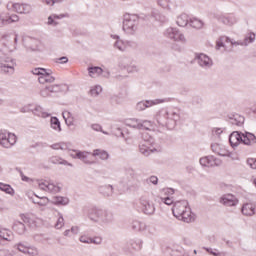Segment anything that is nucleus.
<instances>
[{"mask_svg":"<svg viewBox=\"0 0 256 256\" xmlns=\"http://www.w3.org/2000/svg\"><path fill=\"white\" fill-rule=\"evenodd\" d=\"M140 209L144 215H154L155 203L148 196H142L140 198Z\"/></svg>","mask_w":256,"mask_h":256,"instance_id":"6e6552de","label":"nucleus"},{"mask_svg":"<svg viewBox=\"0 0 256 256\" xmlns=\"http://www.w3.org/2000/svg\"><path fill=\"white\" fill-rule=\"evenodd\" d=\"M229 142L231 147H237L239 143H243L244 145H253V143H256V136L249 132L241 135V133L235 131L230 134Z\"/></svg>","mask_w":256,"mask_h":256,"instance_id":"7ed1b4c3","label":"nucleus"},{"mask_svg":"<svg viewBox=\"0 0 256 256\" xmlns=\"http://www.w3.org/2000/svg\"><path fill=\"white\" fill-rule=\"evenodd\" d=\"M103 243V238L96 236L90 239V244L101 245Z\"/></svg>","mask_w":256,"mask_h":256,"instance_id":"680f3d73","label":"nucleus"},{"mask_svg":"<svg viewBox=\"0 0 256 256\" xmlns=\"http://www.w3.org/2000/svg\"><path fill=\"white\" fill-rule=\"evenodd\" d=\"M162 203L165 205H173V198L166 196V197H161Z\"/></svg>","mask_w":256,"mask_h":256,"instance_id":"338daca9","label":"nucleus"},{"mask_svg":"<svg viewBox=\"0 0 256 256\" xmlns=\"http://www.w3.org/2000/svg\"><path fill=\"white\" fill-rule=\"evenodd\" d=\"M162 193L166 195V197H171V195H175V189L173 188H164L162 189Z\"/></svg>","mask_w":256,"mask_h":256,"instance_id":"e2e57ef3","label":"nucleus"},{"mask_svg":"<svg viewBox=\"0 0 256 256\" xmlns=\"http://www.w3.org/2000/svg\"><path fill=\"white\" fill-rule=\"evenodd\" d=\"M120 69H126L128 73H137L139 66L135 65L129 58H122L119 63Z\"/></svg>","mask_w":256,"mask_h":256,"instance_id":"dca6fc26","label":"nucleus"},{"mask_svg":"<svg viewBox=\"0 0 256 256\" xmlns=\"http://www.w3.org/2000/svg\"><path fill=\"white\" fill-rule=\"evenodd\" d=\"M196 61L202 69H211V67H213V60H211L206 54H197Z\"/></svg>","mask_w":256,"mask_h":256,"instance_id":"f3484780","label":"nucleus"},{"mask_svg":"<svg viewBox=\"0 0 256 256\" xmlns=\"http://www.w3.org/2000/svg\"><path fill=\"white\" fill-rule=\"evenodd\" d=\"M59 191H61V187H59L53 182H48V189H47L48 193H59Z\"/></svg>","mask_w":256,"mask_h":256,"instance_id":"8fccbe9b","label":"nucleus"},{"mask_svg":"<svg viewBox=\"0 0 256 256\" xmlns=\"http://www.w3.org/2000/svg\"><path fill=\"white\" fill-rule=\"evenodd\" d=\"M89 154L90 153L87 151H77L76 157L77 159H80V161H83V163H85L86 165H93V163L95 162L89 159Z\"/></svg>","mask_w":256,"mask_h":256,"instance_id":"5701e85b","label":"nucleus"},{"mask_svg":"<svg viewBox=\"0 0 256 256\" xmlns=\"http://www.w3.org/2000/svg\"><path fill=\"white\" fill-rule=\"evenodd\" d=\"M15 143H17V136H15V134L0 132V145H2V147L9 149V147H13Z\"/></svg>","mask_w":256,"mask_h":256,"instance_id":"9d476101","label":"nucleus"},{"mask_svg":"<svg viewBox=\"0 0 256 256\" xmlns=\"http://www.w3.org/2000/svg\"><path fill=\"white\" fill-rule=\"evenodd\" d=\"M31 200L35 205H39L40 207H45V205L49 203V198L47 197L39 198V196H35V198H31Z\"/></svg>","mask_w":256,"mask_h":256,"instance_id":"c9c22d12","label":"nucleus"},{"mask_svg":"<svg viewBox=\"0 0 256 256\" xmlns=\"http://www.w3.org/2000/svg\"><path fill=\"white\" fill-rule=\"evenodd\" d=\"M204 250L207 251V253H209L210 255H213V256H229V253L219 252V250L213 249V248L204 247Z\"/></svg>","mask_w":256,"mask_h":256,"instance_id":"37998d69","label":"nucleus"},{"mask_svg":"<svg viewBox=\"0 0 256 256\" xmlns=\"http://www.w3.org/2000/svg\"><path fill=\"white\" fill-rule=\"evenodd\" d=\"M241 211L246 217H253L255 215V206L251 203H246L242 206Z\"/></svg>","mask_w":256,"mask_h":256,"instance_id":"b1692460","label":"nucleus"},{"mask_svg":"<svg viewBox=\"0 0 256 256\" xmlns=\"http://www.w3.org/2000/svg\"><path fill=\"white\" fill-rule=\"evenodd\" d=\"M215 19L219 21V23H222L223 25H226L227 27H233L235 23H237V17L233 15H225V14H215Z\"/></svg>","mask_w":256,"mask_h":256,"instance_id":"f8f14e48","label":"nucleus"},{"mask_svg":"<svg viewBox=\"0 0 256 256\" xmlns=\"http://www.w3.org/2000/svg\"><path fill=\"white\" fill-rule=\"evenodd\" d=\"M157 5L166 11H171V0H157Z\"/></svg>","mask_w":256,"mask_h":256,"instance_id":"c03bdc74","label":"nucleus"},{"mask_svg":"<svg viewBox=\"0 0 256 256\" xmlns=\"http://www.w3.org/2000/svg\"><path fill=\"white\" fill-rule=\"evenodd\" d=\"M139 149L140 153H142V155H145V157H149L150 153H154V151H157V149L153 147V138L147 133L142 135V141L140 142Z\"/></svg>","mask_w":256,"mask_h":256,"instance_id":"0eeeda50","label":"nucleus"},{"mask_svg":"<svg viewBox=\"0 0 256 256\" xmlns=\"http://www.w3.org/2000/svg\"><path fill=\"white\" fill-rule=\"evenodd\" d=\"M89 77H92L95 79L96 77H99L103 74V68L99 66L89 67L88 68Z\"/></svg>","mask_w":256,"mask_h":256,"instance_id":"cd10ccee","label":"nucleus"},{"mask_svg":"<svg viewBox=\"0 0 256 256\" xmlns=\"http://www.w3.org/2000/svg\"><path fill=\"white\" fill-rule=\"evenodd\" d=\"M220 203H222V205H225L226 207H235V205L239 203V200H237V197L232 194H226L221 197Z\"/></svg>","mask_w":256,"mask_h":256,"instance_id":"6ab92c4d","label":"nucleus"},{"mask_svg":"<svg viewBox=\"0 0 256 256\" xmlns=\"http://www.w3.org/2000/svg\"><path fill=\"white\" fill-rule=\"evenodd\" d=\"M92 156L100 157L101 161H107V159H109V153L101 149H95L92 153Z\"/></svg>","mask_w":256,"mask_h":256,"instance_id":"2f4dec72","label":"nucleus"},{"mask_svg":"<svg viewBox=\"0 0 256 256\" xmlns=\"http://www.w3.org/2000/svg\"><path fill=\"white\" fill-rule=\"evenodd\" d=\"M15 248L20 251V253H23L24 255L27 254V250L29 249V245L24 242H20L15 245Z\"/></svg>","mask_w":256,"mask_h":256,"instance_id":"09e8293b","label":"nucleus"},{"mask_svg":"<svg viewBox=\"0 0 256 256\" xmlns=\"http://www.w3.org/2000/svg\"><path fill=\"white\" fill-rule=\"evenodd\" d=\"M0 191H4V193H7L8 195H13V193H15L11 185L2 182H0Z\"/></svg>","mask_w":256,"mask_h":256,"instance_id":"de8ad7c7","label":"nucleus"},{"mask_svg":"<svg viewBox=\"0 0 256 256\" xmlns=\"http://www.w3.org/2000/svg\"><path fill=\"white\" fill-rule=\"evenodd\" d=\"M126 125L128 127H133V129H141V120L136 118L128 119Z\"/></svg>","mask_w":256,"mask_h":256,"instance_id":"ea45409f","label":"nucleus"},{"mask_svg":"<svg viewBox=\"0 0 256 256\" xmlns=\"http://www.w3.org/2000/svg\"><path fill=\"white\" fill-rule=\"evenodd\" d=\"M160 103H165V99L140 101L136 104V110L145 111V109H149V107H153V105H160Z\"/></svg>","mask_w":256,"mask_h":256,"instance_id":"4468645a","label":"nucleus"},{"mask_svg":"<svg viewBox=\"0 0 256 256\" xmlns=\"http://www.w3.org/2000/svg\"><path fill=\"white\" fill-rule=\"evenodd\" d=\"M123 179L124 183H131L135 179V170L133 168H125Z\"/></svg>","mask_w":256,"mask_h":256,"instance_id":"a878e982","label":"nucleus"},{"mask_svg":"<svg viewBox=\"0 0 256 256\" xmlns=\"http://www.w3.org/2000/svg\"><path fill=\"white\" fill-rule=\"evenodd\" d=\"M41 97H51V91L49 90V86H46L40 91Z\"/></svg>","mask_w":256,"mask_h":256,"instance_id":"69168bd1","label":"nucleus"},{"mask_svg":"<svg viewBox=\"0 0 256 256\" xmlns=\"http://www.w3.org/2000/svg\"><path fill=\"white\" fill-rule=\"evenodd\" d=\"M122 29L127 35H135L139 29V16L137 14H124Z\"/></svg>","mask_w":256,"mask_h":256,"instance_id":"20e7f679","label":"nucleus"},{"mask_svg":"<svg viewBox=\"0 0 256 256\" xmlns=\"http://www.w3.org/2000/svg\"><path fill=\"white\" fill-rule=\"evenodd\" d=\"M50 127L53 129V131H56V133H61V122L59 121V118L57 117H51L50 118Z\"/></svg>","mask_w":256,"mask_h":256,"instance_id":"c85d7f7f","label":"nucleus"},{"mask_svg":"<svg viewBox=\"0 0 256 256\" xmlns=\"http://www.w3.org/2000/svg\"><path fill=\"white\" fill-rule=\"evenodd\" d=\"M0 241H13V233L9 230L0 231Z\"/></svg>","mask_w":256,"mask_h":256,"instance_id":"58836bf2","label":"nucleus"},{"mask_svg":"<svg viewBox=\"0 0 256 256\" xmlns=\"http://www.w3.org/2000/svg\"><path fill=\"white\" fill-rule=\"evenodd\" d=\"M247 165L250 166V169H256V158H248Z\"/></svg>","mask_w":256,"mask_h":256,"instance_id":"774afa93","label":"nucleus"},{"mask_svg":"<svg viewBox=\"0 0 256 256\" xmlns=\"http://www.w3.org/2000/svg\"><path fill=\"white\" fill-rule=\"evenodd\" d=\"M33 75H38V81L41 85L45 83H55V76H53V71L45 68H35L32 70Z\"/></svg>","mask_w":256,"mask_h":256,"instance_id":"423d86ee","label":"nucleus"},{"mask_svg":"<svg viewBox=\"0 0 256 256\" xmlns=\"http://www.w3.org/2000/svg\"><path fill=\"white\" fill-rule=\"evenodd\" d=\"M12 23H19V15L9 14L7 12L0 13V29H3V27H7V25H11Z\"/></svg>","mask_w":256,"mask_h":256,"instance_id":"1a4fd4ad","label":"nucleus"},{"mask_svg":"<svg viewBox=\"0 0 256 256\" xmlns=\"http://www.w3.org/2000/svg\"><path fill=\"white\" fill-rule=\"evenodd\" d=\"M17 63L7 53L0 50V72L4 75H13Z\"/></svg>","mask_w":256,"mask_h":256,"instance_id":"39448f33","label":"nucleus"},{"mask_svg":"<svg viewBox=\"0 0 256 256\" xmlns=\"http://www.w3.org/2000/svg\"><path fill=\"white\" fill-rule=\"evenodd\" d=\"M62 117L68 127H73V125H75V116L73 115V113L69 111H64L62 113Z\"/></svg>","mask_w":256,"mask_h":256,"instance_id":"393cba45","label":"nucleus"},{"mask_svg":"<svg viewBox=\"0 0 256 256\" xmlns=\"http://www.w3.org/2000/svg\"><path fill=\"white\" fill-rule=\"evenodd\" d=\"M172 41H175L176 43H187V38L185 37V34L183 32L179 31V29L176 30L174 34V38H172Z\"/></svg>","mask_w":256,"mask_h":256,"instance_id":"473e14b6","label":"nucleus"},{"mask_svg":"<svg viewBox=\"0 0 256 256\" xmlns=\"http://www.w3.org/2000/svg\"><path fill=\"white\" fill-rule=\"evenodd\" d=\"M12 7L19 15H29L33 12V6L27 3H14Z\"/></svg>","mask_w":256,"mask_h":256,"instance_id":"ddd939ff","label":"nucleus"},{"mask_svg":"<svg viewBox=\"0 0 256 256\" xmlns=\"http://www.w3.org/2000/svg\"><path fill=\"white\" fill-rule=\"evenodd\" d=\"M172 213L176 219L184 221V223L195 221V216L193 215V212H191V207H189V202H187V200L175 202L172 208Z\"/></svg>","mask_w":256,"mask_h":256,"instance_id":"f257e3e1","label":"nucleus"},{"mask_svg":"<svg viewBox=\"0 0 256 256\" xmlns=\"http://www.w3.org/2000/svg\"><path fill=\"white\" fill-rule=\"evenodd\" d=\"M180 117L178 112H168V117L166 118L167 129H175V125H177V121H179Z\"/></svg>","mask_w":256,"mask_h":256,"instance_id":"a211bd4d","label":"nucleus"},{"mask_svg":"<svg viewBox=\"0 0 256 256\" xmlns=\"http://www.w3.org/2000/svg\"><path fill=\"white\" fill-rule=\"evenodd\" d=\"M200 165L202 167H219V165H221V160L215 158V156H206L200 158Z\"/></svg>","mask_w":256,"mask_h":256,"instance_id":"2eb2a0df","label":"nucleus"},{"mask_svg":"<svg viewBox=\"0 0 256 256\" xmlns=\"http://www.w3.org/2000/svg\"><path fill=\"white\" fill-rule=\"evenodd\" d=\"M12 229L18 233V235H23L26 231L25 224L19 220L14 221Z\"/></svg>","mask_w":256,"mask_h":256,"instance_id":"bb28decb","label":"nucleus"},{"mask_svg":"<svg viewBox=\"0 0 256 256\" xmlns=\"http://www.w3.org/2000/svg\"><path fill=\"white\" fill-rule=\"evenodd\" d=\"M63 227H65V219L63 218V215L59 214V217L55 224V229H63Z\"/></svg>","mask_w":256,"mask_h":256,"instance_id":"6e6d98bb","label":"nucleus"},{"mask_svg":"<svg viewBox=\"0 0 256 256\" xmlns=\"http://www.w3.org/2000/svg\"><path fill=\"white\" fill-rule=\"evenodd\" d=\"M132 229L134 231H143V229H145V224H143L140 221L135 220L132 222Z\"/></svg>","mask_w":256,"mask_h":256,"instance_id":"864d4df0","label":"nucleus"},{"mask_svg":"<svg viewBox=\"0 0 256 256\" xmlns=\"http://www.w3.org/2000/svg\"><path fill=\"white\" fill-rule=\"evenodd\" d=\"M103 91V87L101 85H96L90 90V94L92 97H97V95L101 94Z\"/></svg>","mask_w":256,"mask_h":256,"instance_id":"5fc2aeb1","label":"nucleus"},{"mask_svg":"<svg viewBox=\"0 0 256 256\" xmlns=\"http://www.w3.org/2000/svg\"><path fill=\"white\" fill-rule=\"evenodd\" d=\"M54 205H69V198L63 196H55L52 198Z\"/></svg>","mask_w":256,"mask_h":256,"instance_id":"e433bc0d","label":"nucleus"},{"mask_svg":"<svg viewBox=\"0 0 256 256\" xmlns=\"http://www.w3.org/2000/svg\"><path fill=\"white\" fill-rule=\"evenodd\" d=\"M146 183L148 185H157V183H159V178H157V176H150L146 179Z\"/></svg>","mask_w":256,"mask_h":256,"instance_id":"052dcab7","label":"nucleus"},{"mask_svg":"<svg viewBox=\"0 0 256 256\" xmlns=\"http://www.w3.org/2000/svg\"><path fill=\"white\" fill-rule=\"evenodd\" d=\"M62 87H63L62 85L55 84V85L48 86V89L50 91V94L51 93H59L62 91V89H61Z\"/></svg>","mask_w":256,"mask_h":256,"instance_id":"bf43d9fd","label":"nucleus"},{"mask_svg":"<svg viewBox=\"0 0 256 256\" xmlns=\"http://www.w3.org/2000/svg\"><path fill=\"white\" fill-rule=\"evenodd\" d=\"M99 192L104 195V197H111L113 195V186L104 185L99 188Z\"/></svg>","mask_w":256,"mask_h":256,"instance_id":"f704fd0d","label":"nucleus"},{"mask_svg":"<svg viewBox=\"0 0 256 256\" xmlns=\"http://www.w3.org/2000/svg\"><path fill=\"white\" fill-rule=\"evenodd\" d=\"M63 17H65L64 14H52L48 17V25H59V22L55 21V19H63Z\"/></svg>","mask_w":256,"mask_h":256,"instance_id":"a18cd8bd","label":"nucleus"},{"mask_svg":"<svg viewBox=\"0 0 256 256\" xmlns=\"http://www.w3.org/2000/svg\"><path fill=\"white\" fill-rule=\"evenodd\" d=\"M88 218L90 221H93V223H98V225H109V223H113V213L103 208H91L88 213Z\"/></svg>","mask_w":256,"mask_h":256,"instance_id":"f03ea898","label":"nucleus"},{"mask_svg":"<svg viewBox=\"0 0 256 256\" xmlns=\"http://www.w3.org/2000/svg\"><path fill=\"white\" fill-rule=\"evenodd\" d=\"M116 39H118V40L114 43V47L116 49H118L119 51H125L129 45V42L120 40L119 36H116Z\"/></svg>","mask_w":256,"mask_h":256,"instance_id":"4c0bfd02","label":"nucleus"},{"mask_svg":"<svg viewBox=\"0 0 256 256\" xmlns=\"http://www.w3.org/2000/svg\"><path fill=\"white\" fill-rule=\"evenodd\" d=\"M223 41H226V43H231V45H233V41L226 36H223L220 38V40L217 42L216 44V49H221V47H224L225 45L223 44Z\"/></svg>","mask_w":256,"mask_h":256,"instance_id":"603ef678","label":"nucleus"},{"mask_svg":"<svg viewBox=\"0 0 256 256\" xmlns=\"http://www.w3.org/2000/svg\"><path fill=\"white\" fill-rule=\"evenodd\" d=\"M51 163H53L54 165H69V167H73V165L69 162H67V160H63L62 158L60 157H57V156H53L51 159H50Z\"/></svg>","mask_w":256,"mask_h":256,"instance_id":"a19ab883","label":"nucleus"},{"mask_svg":"<svg viewBox=\"0 0 256 256\" xmlns=\"http://www.w3.org/2000/svg\"><path fill=\"white\" fill-rule=\"evenodd\" d=\"M176 32H177V28L169 27V28H167V29L164 31V36H165L167 39H171V41H173Z\"/></svg>","mask_w":256,"mask_h":256,"instance_id":"49530a36","label":"nucleus"},{"mask_svg":"<svg viewBox=\"0 0 256 256\" xmlns=\"http://www.w3.org/2000/svg\"><path fill=\"white\" fill-rule=\"evenodd\" d=\"M176 23L179 27H187L189 25V16L187 14H181L177 17Z\"/></svg>","mask_w":256,"mask_h":256,"instance_id":"72a5a7b5","label":"nucleus"},{"mask_svg":"<svg viewBox=\"0 0 256 256\" xmlns=\"http://www.w3.org/2000/svg\"><path fill=\"white\" fill-rule=\"evenodd\" d=\"M229 123H231V125H235L236 127H243V123H245V117L239 114H234L229 118Z\"/></svg>","mask_w":256,"mask_h":256,"instance_id":"4be33fe9","label":"nucleus"},{"mask_svg":"<svg viewBox=\"0 0 256 256\" xmlns=\"http://www.w3.org/2000/svg\"><path fill=\"white\" fill-rule=\"evenodd\" d=\"M255 41V33H248L243 42H232V45H244L247 46Z\"/></svg>","mask_w":256,"mask_h":256,"instance_id":"7c9ffc66","label":"nucleus"},{"mask_svg":"<svg viewBox=\"0 0 256 256\" xmlns=\"http://www.w3.org/2000/svg\"><path fill=\"white\" fill-rule=\"evenodd\" d=\"M190 26L193 27L194 29H203V21H201L198 18H191L189 20Z\"/></svg>","mask_w":256,"mask_h":256,"instance_id":"79ce46f5","label":"nucleus"},{"mask_svg":"<svg viewBox=\"0 0 256 256\" xmlns=\"http://www.w3.org/2000/svg\"><path fill=\"white\" fill-rule=\"evenodd\" d=\"M169 116V112L166 110H160L156 115V121L162 127H167V117Z\"/></svg>","mask_w":256,"mask_h":256,"instance_id":"412c9836","label":"nucleus"},{"mask_svg":"<svg viewBox=\"0 0 256 256\" xmlns=\"http://www.w3.org/2000/svg\"><path fill=\"white\" fill-rule=\"evenodd\" d=\"M51 149H55V150L61 149L62 151H67L68 146H67V144H65L63 142H60V143L51 145Z\"/></svg>","mask_w":256,"mask_h":256,"instance_id":"4d7b16f0","label":"nucleus"},{"mask_svg":"<svg viewBox=\"0 0 256 256\" xmlns=\"http://www.w3.org/2000/svg\"><path fill=\"white\" fill-rule=\"evenodd\" d=\"M33 114L36 115L37 117H42L43 119H46V117L51 116V114L45 111V108L41 106H36L35 109L33 110Z\"/></svg>","mask_w":256,"mask_h":256,"instance_id":"c756f323","label":"nucleus"},{"mask_svg":"<svg viewBox=\"0 0 256 256\" xmlns=\"http://www.w3.org/2000/svg\"><path fill=\"white\" fill-rule=\"evenodd\" d=\"M140 125H141V129H145L146 131H149V129L153 127V122L148 120H141Z\"/></svg>","mask_w":256,"mask_h":256,"instance_id":"13d9d810","label":"nucleus"},{"mask_svg":"<svg viewBox=\"0 0 256 256\" xmlns=\"http://www.w3.org/2000/svg\"><path fill=\"white\" fill-rule=\"evenodd\" d=\"M26 255L29 256H39V248L35 246H28V250L26 251Z\"/></svg>","mask_w":256,"mask_h":256,"instance_id":"3c124183","label":"nucleus"},{"mask_svg":"<svg viewBox=\"0 0 256 256\" xmlns=\"http://www.w3.org/2000/svg\"><path fill=\"white\" fill-rule=\"evenodd\" d=\"M17 41H19L18 34H12V35L7 36L8 51H15V49H17Z\"/></svg>","mask_w":256,"mask_h":256,"instance_id":"aec40b11","label":"nucleus"},{"mask_svg":"<svg viewBox=\"0 0 256 256\" xmlns=\"http://www.w3.org/2000/svg\"><path fill=\"white\" fill-rule=\"evenodd\" d=\"M213 153L220 155V157H231L233 159V153L227 150V147L221 143H214L211 145Z\"/></svg>","mask_w":256,"mask_h":256,"instance_id":"9b49d317","label":"nucleus"},{"mask_svg":"<svg viewBox=\"0 0 256 256\" xmlns=\"http://www.w3.org/2000/svg\"><path fill=\"white\" fill-rule=\"evenodd\" d=\"M49 185V181H39L38 187L41 189V191H47Z\"/></svg>","mask_w":256,"mask_h":256,"instance_id":"0e129e2a","label":"nucleus"}]
</instances>
